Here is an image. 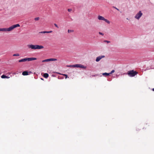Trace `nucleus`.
<instances>
[{"label":"nucleus","instance_id":"1","mask_svg":"<svg viewBox=\"0 0 154 154\" xmlns=\"http://www.w3.org/2000/svg\"><path fill=\"white\" fill-rule=\"evenodd\" d=\"M20 26V25L19 24H17L12 25L8 28H0V31L10 32L12 31L17 27H19Z\"/></svg>","mask_w":154,"mask_h":154},{"label":"nucleus","instance_id":"2","mask_svg":"<svg viewBox=\"0 0 154 154\" xmlns=\"http://www.w3.org/2000/svg\"><path fill=\"white\" fill-rule=\"evenodd\" d=\"M27 47L29 48L32 49H40L44 48V47L42 45H28Z\"/></svg>","mask_w":154,"mask_h":154},{"label":"nucleus","instance_id":"3","mask_svg":"<svg viewBox=\"0 0 154 154\" xmlns=\"http://www.w3.org/2000/svg\"><path fill=\"white\" fill-rule=\"evenodd\" d=\"M37 59L35 57H30V58H24L22 59L18 60L19 62H25L26 61H30L35 60Z\"/></svg>","mask_w":154,"mask_h":154},{"label":"nucleus","instance_id":"4","mask_svg":"<svg viewBox=\"0 0 154 154\" xmlns=\"http://www.w3.org/2000/svg\"><path fill=\"white\" fill-rule=\"evenodd\" d=\"M137 74V72L134 70L128 71L127 73L128 76L131 77H134Z\"/></svg>","mask_w":154,"mask_h":154},{"label":"nucleus","instance_id":"5","mask_svg":"<svg viewBox=\"0 0 154 154\" xmlns=\"http://www.w3.org/2000/svg\"><path fill=\"white\" fill-rule=\"evenodd\" d=\"M98 18L100 20H104L108 24H109L110 23V22L109 20H108L106 19H105L103 17L99 15L98 17Z\"/></svg>","mask_w":154,"mask_h":154},{"label":"nucleus","instance_id":"6","mask_svg":"<svg viewBox=\"0 0 154 154\" xmlns=\"http://www.w3.org/2000/svg\"><path fill=\"white\" fill-rule=\"evenodd\" d=\"M68 66L70 67H77V68L80 67V68H85V67L84 66L82 65H80V64H79L70 65V66Z\"/></svg>","mask_w":154,"mask_h":154},{"label":"nucleus","instance_id":"7","mask_svg":"<svg viewBox=\"0 0 154 154\" xmlns=\"http://www.w3.org/2000/svg\"><path fill=\"white\" fill-rule=\"evenodd\" d=\"M142 15V13L141 11H140L135 16V17L137 19H139Z\"/></svg>","mask_w":154,"mask_h":154},{"label":"nucleus","instance_id":"8","mask_svg":"<svg viewBox=\"0 0 154 154\" xmlns=\"http://www.w3.org/2000/svg\"><path fill=\"white\" fill-rule=\"evenodd\" d=\"M104 55H101L97 57L96 59V61L97 62H99L100 60L103 58L105 57Z\"/></svg>","mask_w":154,"mask_h":154},{"label":"nucleus","instance_id":"9","mask_svg":"<svg viewBox=\"0 0 154 154\" xmlns=\"http://www.w3.org/2000/svg\"><path fill=\"white\" fill-rule=\"evenodd\" d=\"M52 32V31H42L39 32L41 33H51Z\"/></svg>","mask_w":154,"mask_h":154},{"label":"nucleus","instance_id":"10","mask_svg":"<svg viewBox=\"0 0 154 154\" xmlns=\"http://www.w3.org/2000/svg\"><path fill=\"white\" fill-rule=\"evenodd\" d=\"M48 62L50 61H55L57 60V59L55 58H50L48 59Z\"/></svg>","mask_w":154,"mask_h":154},{"label":"nucleus","instance_id":"11","mask_svg":"<svg viewBox=\"0 0 154 154\" xmlns=\"http://www.w3.org/2000/svg\"><path fill=\"white\" fill-rule=\"evenodd\" d=\"M22 75H28V72L27 71H24L22 72Z\"/></svg>","mask_w":154,"mask_h":154},{"label":"nucleus","instance_id":"12","mask_svg":"<svg viewBox=\"0 0 154 154\" xmlns=\"http://www.w3.org/2000/svg\"><path fill=\"white\" fill-rule=\"evenodd\" d=\"M1 78L2 79H4V78H10V77H8L6 76L5 75H3L1 76Z\"/></svg>","mask_w":154,"mask_h":154},{"label":"nucleus","instance_id":"13","mask_svg":"<svg viewBox=\"0 0 154 154\" xmlns=\"http://www.w3.org/2000/svg\"><path fill=\"white\" fill-rule=\"evenodd\" d=\"M43 76L45 78H47L49 76V75L47 73H45L44 74Z\"/></svg>","mask_w":154,"mask_h":154},{"label":"nucleus","instance_id":"14","mask_svg":"<svg viewBox=\"0 0 154 154\" xmlns=\"http://www.w3.org/2000/svg\"><path fill=\"white\" fill-rule=\"evenodd\" d=\"M109 73H107L106 72L104 73L103 74V75L105 76H108L109 75Z\"/></svg>","mask_w":154,"mask_h":154},{"label":"nucleus","instance_id":"15","mask_svg":"<svg viewBox=\"0 0 154 154\" xmlns=\"http://www.w3.org/2000/svg\"><path fill=\"white\" fill-rule=\"evenodd\" d=\"M13 56H20V54H19L18 53L14 54L13 55Z\"/></svg>","mask_w":154,"mask_h":154},{"label":"nucleus","instance_id":"16","mask_svg":"<svg viewBox=\"0 0 154 154\" xmlns=\"http://www.w3.org/2000/svg\"><path fill=\"white\" fill-rule=\"evenodd\" d=\"M48 62V59L43 60L42 61V62Z\"/></svg>","mask_w":154,"mask_h":154},{"label":"nucleus","instance_id":"17","mask_svg":"<svg viewBox=\"0 0 154 154\" xmlns=\"http://www.w3.org/2000/svg\"><path fill=\"white\" fill-rule=\"evenodd\" d=\"M73 32V31L72 30H69L68 29V33H70L71 32Z\"/></svg>","mask_w":154,"mask_h":154},{"label":"nucleus","instance_id":"18","mask_svg":"<svg viewBox=\"0 0 154 154\" xmlns=\"http://www.w3.org/2000/svg\"><path fill=\"white\" fill-rule=\"evenodd\" d=\"M39 19V17H35V21L38 20Z\"/></svg>","mask_w":154,"mask_h":154},{"label":"nucleus","instance_id":"19","mask_svg":"<svg viewBox=\"0 0 154 154\" xmlns=\"http://www.w3.org/2000/svg\"><path fill=\"white\" fill-rule=\"evenodd\" d=\"M63 75H64V76L65 77V79H66L67 77H68V76L66 74H62Z\"/></svg>","mask_w":154,"mask_h":154},{"label":"nucleus","instance_id":"20","mask_svg":"<svg viewBox=\"0 0 154 154\" xmlns=\"http://www.w3.org/2000/svg\"><path fill=\"white\" fill-rule=\"evenodd\" d=\"M115 72V70H112L110 73H109V74H112V73H113V72Z\"/></svg>","mask_w":154,"mask_h":154},{"label":"nucleus","instance_id":"21","mask_svg":"<svg viewBox=\"0 0 154 154\" xmlns=\"http://www.w3.org/2000/svg\"><path fill=\"white\" fill-rule=\"evenodd\" d=\"M104 42H107V43H109L110 42L109 41H107V40H104Z\"/></svg>","mask_w":154,"mask_h":154},{"label":"nucleus","instance_id":"22","mask_svg":"<svg viewBox=\"0 0 154 154\" xmlns=\"http://www.w3.org/2000/svg\"><path fill=\"white\" fill-rule=\"evenodd\" d=\"M54 25L56 27H57V28H59L58 26L56 24V23L54 24Z\"/></svg>","mask_w":154,"mask_h":154},{"label":"nucleus","instance_id":"23","mask_svg":"<svg viewBox=\"0 0 154 154\" xmlns=\"http://www.w3.org/2000/svg\"><path fill=\"white\" fill-rule=\"evenodd\" d=\"M99 34L100 35H104V34L103 33H102L101 32H99Z\"/></svg>","mask_w":154,"mask_h":154},{"label":"nucleus","instance_id":"24","mask_svg":"<svg viewBox=\"0 0 154 154\" xmlns=\"http://www.w3.org/2000/svg\"><path fill=\"white\" fill-rule=\"evenodd\" d=\"M68 11L69 12H70L72 11V9H68Z\"/></svg>","mask_w":154,"mask_h":154},{"label":"nucleus","instance_id":"25","mask_svg":"<svg viewBox=\"0 0 154 154\" xmlns=\"http://www.w3.org/2000/svg\"><path fill=\"white\" fill-rule=\"evenodd\" d=\"M113 8H114L115 9H116L118 11H119V9L118 8H116V7H113Z\"/></svg>","mask_w":154,"mask_h":154},{"label":"nucleus","instance_id":"26","mask_svg":"<svg viewBox=\"0 0 154 154\" xmlns=\"http://www.w3.org/2000/svg\"><path fill=\"white\" fill-rule=\"evenodd\" d=\"M152 90L153 91H154V88H153L152 89Z\"/></svg>","mask_w":154,"mask_h":154}]
</instances>
